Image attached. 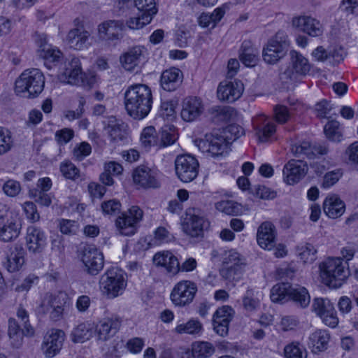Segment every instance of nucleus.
<instances>
[{"mask_svg": "<svg viewBox=\"0 0 358 358\" xmlns=\"http://www.w3.org/2000/svg\"><path fill=\"white\" fill-rule=\"evenodd\" d=\"M124 106L127 113L136 120H142L151 110L152 94L144 84L129 86L124 92Z\"/></svg>", "mask_w": 358, "mask_h": 358, "instance_id": "obj_1", "label": "nucleus"}, {"mask_svg": "<svg viewBox=\"0 0 358 358\" xmlns=\"http://www.w3.org/2000/svg\"><path fill=\"white\" fill-rule=\"evenodd\" d=\"M45 77L38 69H27L15 81V92L22 96L34 98L43 90Z\"/></svg>", "mask_w": 358, "mask_h": 358, "instance_id": "obj_2", "label": "nucleus"}, {"mask_svg": "<svg viewBox=\"0 0 358 358\" xmlns=\"http://www.w3.org/2000/svg\"><path fill=\"white\" fill-rule=\"evenodd\" d=\"M270 298L274 303H284L292 299L303 308L308 306L310 301V295L305 287H293L288 282L274 285L271 289Z\"/></svg>", "mask_w": 358, "mask_h": 358, "instance_id": "obj_3", "label": "nucleus"}, {"mask_svg": "<svg viewBox=\"0 0 358 358\" xmlns=\"http://www.w3.org/2000/svg\"><path fill=\"white\" fill-rule=\"evenodd\" d=\"M100 290L108 299L121 295L127 286L124 273L118 268H111L101 277Z\"/></svg>", "mask_w": 358, "mask_h": 358, "instance_id": "obj_4", "label": "nucleus"}, {"mask_svg": "<svg viewBox=\"0 0 358 358\" xmlns=\"http://www.w3.org/2000/svg\"><path fill=\"white\" fill-rule=\"evenodd\" d=\"M289 47V41L287 34L283 31H278L263 48L264 61L268 64H277L287 55Z\"/></svg>", "mask_w": 358, "mask_h": 358, "instance_id": "obj_5", "label": "nucleus"}, {"mask_svg": "<svg viewBox=\"0 0 358 358\" xmlns=\"http://www.w3.org/2000/svg\"><path fill=\"white\" fill-rule=\"evenodd\" d=\"M223 265L220 270V275L225 280H238L245 266V259L237 251L231 250L225 252Z\"/></svg>", "mask_w": 358, "mask_h": 358, "instance_id": "obj_6", "label": "nucleus"}, {"mask_svg": "<svg viewBox=\"0 0 358 358\" xmlns=\"http://www.w3.org/2000/svg\"><path fill=\"white\" fill-rule=\"evenodd\" d=\"M197 292L196 284L191 280H182L173 287L170 299L172 303L179 308L189 306L194 300Z\"/></svg>", "mask_w": 358, "mask_h": 358, "instance_id": "obj_7", "label": "nucleus"}, {"mask_svg": "<svg viewBox=\"0 0 358 358\" xmlns=\"http://www.w3.org/2000/svg\"><path fill=\"white\" fill-rule=\"evenodd\" d=\"M62 76L64 77V81L74 85L91 87L95 82V78L93 76L87 75L83 72L80 61L77 57H73L66 64Z\"/></svg>", "mask_w": 358, "mask_h": 358, "instance_id": "obj_8", "label": "nucleus"}, {"mask_svg": "<svg viewBox=\"0 0 358 358\" xmlns=\"http://www.w3.org/2000/svg\"><path fill=\"white\" fill-rule=\"evenodd\" d=\"M143 210L136 206H131L127 213L119 216L115 222L119 233L122 236H132L137 231V224L143 218Z\"/></svg>", "mask_w": 358, "mask_h": 358, "instance_id": "obj_9", "label": "nucleus"}, {"mask_svg": "<svg viewBox=\"0 0 358 358\" xmlns=\"http://www.w3.org/2000/svg\"><path fill=\"white\" fill-rule=\"evenodd\" d=\"M199 149L213 157L221 156L227 152L229 144L218 131L206 135L205 139L196 141Z\"/></svg>", "mask_w": 358, "mask_h": 358, "instance_id": "obj_10", "label": "nucleus"}, {"mask_svg": "<svg viewBox=\"0 0 358 358\" xmlns=\"http://www.w3.org/2000/svg\"><path fill=\"white\" fill-rule=\"evenodd\" d=\"M175 167L178 178L184 182H189L197 177L199 164L194 157L182 155L176 159Z\"/></svg>", "mask_w": 358, "mask_h": 358, "instance_id": "obj_11", "label": "nucleus"}, {"mask_svg": "<svg viewBox=\"0 0 358 358\" xmlns=\"http://www.w3.org/2000/svg\"><path fill=\"white\" fill-rule=\"evenodd\" d=\"M81 261L85 266V270L92 275H97L104 265L103 255L94 245H86L83 248Z\"/></svg>", "mask_w": 358, "mask_h": 358, "instance_id": "obj_12", "label": "nucleus"}, {"mask_svg": "<svg viewBox=\"0 0 358 358\" xmlns=\"http://www.w3.org/2000/svg\"><path fill=\"white\" fill-rule=\"evenodd\" d=\"M159 176L157 169L139 166L134 170L133 180L136 185L143 189L158 188L160 186Z\"/></svg>", "mask_w": 358, "mask_h": 358, "instance_id": "obj_13", "label": "nucleus"}, {"mask_svg": "<svg viewBox=\"0 0 358 358\" xmlns=\"http://www.w3.org/2000/svg\"><path fill=\"white\" fill-rule=\"evenodd\" d=\"M316 116L320 118H327L328 122L324 125V133L327 138L334 141L336 136V122L333 118L335 115L334 108L327 100H322L315 106Z\"/></svg>", "mask_w": 358, "mask_h": 358, "instance_id": "obj_14", "label": "nucleus"}, {"mask_svg": "<svg viewBox=\"0 0 358 358\" xmlns=\"http://www.w3.org/2000/svg\"><path fill=\"white\" fill-rule=\"evenodd\" d=\"M243 90V84L241 80H225L220 83L217 96L220 101L232 103L241 96Z\"/></svg>", "mask_w": 358, "mask_h": 358, "instance_id": "obj_15", "label": "nucleus"}, {"mask_svg": "<svg viewBox=\"0 0 358 358\" xmlns=\"http://www.w3.org/2000/svg\"><path fill=\"white\" fill-rule=\"evenodd\" d=\"M291 66L284 75L292 80H296L299 76H306L310 71L311 65L308 59L297 51L290 52Z\"/></svg>", "mask_w": 358, "mask_h": 358, "instance_id": "obj_16", "label": "nucleus"}, {"mask_svg": "<svg viewBox=\"0 0 358 358\" xmlns=\"http://www.w3.org/2000/svg\"><path fill=\"white\" fill-rule=\"evenodd\" d=\"M65 338L62 330L52 329L47 332L44 337L42 350L46 357L52 358L59 352Z\"/></svg>", "mask_w": 358, "mask_h": 358, "instance_id": "obj_17", "label": "nucleus"}, {"mask_svg": "<svg viewBox=\"0 0 358 358\" xmlns=\"http://www.w3.org/2000/svg\"><path fill=\"white\" fill-rule=\"evenodd\" d=\"M307 164L302 160L291 159L283 168V179L288 185L299 182L308 173Z\"/></svg>", "mask_w": 358, "mask_h": 358, "instance_id": "obj_18", "label": "nucleus"}, {"mask_svg": "<svg viewBox=\"0 0 358 358\" xmlns=\"http://www.w3.org/2000/svg\"><path fill=\"white\" fill-rule=\"evenodd\" d=\"M8 207L0 203V241L8 242L19 235L17 225L9 217Z\"/></svg>", "mask_w": 358, "mask_h": 358, "instance_id": "obj_19", "label": "nucleus"}, {"mask_svg": "<svg viewBox=\"0 0 358 358\" xmlns=\"http://www.w3.org/2000/svg\"><path fill=\"white\" fill-rule=\"evenodd\" d=\"M313 311L329 327H336V312L334 304L328 299H315L312 305Z\"/></svg>", "mask_w": 358, "mask_h": 358, "instance_id": "obj_20", "label": "nucleus"}, {"mask_svg": "<svg viewBox=\"0 0 358 358\" xmlns=\"http://www.w3.org/2000/svg\"><path fill=\"white\" fill-rule=\"evenodd\" d=\"M292 24L295 29L312 37L320 36L323 33V27L320 21L310 16L294 17L292 19Z\"/></svg>", "mask_w": 358, "mask_h": 358, "instance_id": "obj_21", "label": "nucleus"}, {"mask_svg": "<svg viewBox=\"0 0 358 358\" xmlns=\"http://www.w3.org/2000/svg\"><path fill=\"white\" fill-rule=\"evenodd\" d=\"M208 225V222L203 217L196 214L195 209L187 211L184 229L187 235L192 237L201 236L204 229Z\"/></svg>", "mask_w": 358, "mask_h": 358, "instance_id": "obj_22", "label": "nucleus"}, {"mask_svg": "<svg viewBox=\"0 0 358 358\" xmlns=\"http://www.w3.org/2000/svg\"><path fill=\"white\" fill-rule=\"evenodd\" d=\"M234 314V309L229 306H223L215 312L213 324L214 330L218 335L225 336L228 334L229 324Z\"/></svg>", "mask_w": 358, "mask_h": 358, "instance_id": "obj_23", "label": "nucleus"}, {"mask_svg": "<svg viewBox=\"0 0 358 358\" xmlns=\"http://www.w3.org/2000/svg\"><path fill=\"white\" fill-rule=\"evenodd\" d=\"M122 320L117 316H112L101 320L95 329V335L98 341H106L112 338L119 330Z\"/></svg>", "mask_w": 358, "mask_h": 358, "instance_id": "obj_24", "label": "nucleus"}, {"mask_svg": "<svg viewBox=\"0 0 358 358\" xmlns=\"http://www.w3.org/2000/svg\"><path fill=\"white\" fill-rule=\"evenodd\" d=\"M26 244L29 252L41 253L47 244L45 232L39 227L31 225L27 227Z\"/></svg>", "mask_w": 358, "mask_h": 358, "instance_id": "obj_25", "label": "nucleus"}, {"mask_svg": "<svg viewBox=\"0 0 358 358\" xmlns=\"http://www.w3.org/2000/svg\"><path fill=\"white\" fill-rule=\"evenodd\" d=\"M91 39V34L83 27L71 29L66 38L69 47L77 50L87 49L92 45Z\"/></svg>", "mask_w": 358, "mask_h": 358, "instance_id": "obj_26", "label": "nucleus"}, {"mask_svg": "<svg viewBox=\"0 0 358 358\" xmlns=\"http://www.w3.org/2000/svg\"><path fill=\"white\" fill-rule=\"evenodd\" d=\"M203 110L204 106L200 98L189 96L182 101L180 115L183 120L193 122L203 113Z\"/></svg>", "mask_w": 358, "mask_h": 358, "instance_id": "obj_27", "label": "nucleus"}, {"mask_svg": "<svg viewBox=\"0 0 358 358\" xmlns=\"http://www.w3.org/2000/svg\"><path fill=\"white\" fill-rule=\"evenodd\" d=\"M256 136L261 142H266L275 133V123L264 115H259L252 119Z\"/></svg>", "mask_w": 358, "mask_h": 358, "instance_id": "obj_28", "label": "nucleus"}, {"mask_svg": "<svg viewBox=\"0 0 358 358\" xmlns=\"http://www.w3.org/2000/svg\"><path fill=\"white\" fill-rule=\"evenodd\" d=\"M124 27V23L121 20H106L99 24L98 36L99 38L105 41L119 40Z\"/></svg>", "mask_w": 358, "mask_h": 358, "instance_id": "obj_29", "label": "nucleus"}, {"mask_svg": "<svg viewBox=\"0 0 358 358\" xmlns=\"http://www.w3.org/2000/svg\"><path fill=\"white\" fill-rule=\"evenodd\" d=\"M146 49L143 46L136 45L124 52L120 57L122 66L128 71H134L145 59Z\"/></svg>", "mask_w": 358, "mask_h": 358, "instance_id": "obj_30", "label": "nucleus"}, {"mask_svg": "<svg viewBox=\"0 0 358 358\" xmlns=\"http://www.w3.org/2000/svg\"><path fill=\"white\" fill-rule=\"evenodd\" d=\"M275 227L271 222H264L258 227L257 241L262 248L268 250L273 248L275 245Z\"/></svg>", "mask_w": 358, "mask_h": 358, "instance_id": "obj_31", "label": "nucleus"}, {"mask_svg": "<svg viewBox=\"0 0 358 358\" xmlns=\"http://www.w3.org/2000/svg\"><path fill=\"white\" fill-rule=\"evenodd\" d=\"M355 255V249L351 246L343 248L341 250V256L337 257V289L342 285L350 275L348 262L351 260Z\"/></svg>", "mask_w": 358, "mask_h": 358, "instance_id": "obj_32", "label": "nucleus"}, {"mask_svg": "<svg viewBox=\"0 0 358 358\" xmlns=\"http://www.w3.org/2000/svg\"><path fill=\"white\" fill-rule=\"evenodd\" d=\"M291 152L296 157L306 155L309 159H314L318 155H326L328 152V149L324 145L320 144L312 145L310 142L303 141L292 145Z\"/></svg>", "mask_w": 358, "mask_h": 358, "instance_id": "obj_33", "label": "nucleus"}, {"mask_svg": "<svg viewBox=\"0 0 358 358\" xmlns=\"http://www.w3.org/2000/svg\"><path fill=\"white\" fill-rule=\"evenodd\" d=\"M104 124L105 130L109 135L111 141L118 143L127 138V125L122 120L111 116L104 122Z\"/></svg>", "mask_w": 358, "mask_h": 358, "instance_id": "obj_34", "label": "nucleus"}, {"mask_svg": "<svg viewBox=\"0 0 358 358\" xmlns=\"http://www.w3.org/2000/svg\"><path fill=\"white\" fill-rule=\"evenodd\" d=\"M153 262L158 267H164L169 274L176 275L180 272V262L170 251L157 252L153 257Z\"/></svg>", "mask_w": 358, "mask_h": 358, "instance_id": "obj_35", "label": "nucleus"}, {"mask_svg": "<svg viewBox=\"0 0 358 358\" xmlns=\"http://www.w3.org/2000/svg\"><path fill=\"white\" fill-rule=\"evenodd\" d=\"M330 334L327 331L317 329L310 334L308 345L313 353L318 354L328 348Z\"/></svg>", "mask_w": 358, "mask_h": 358, "instance_id": "obj_36", "label": "nucleus"}, {"mask_svg": "<svg viewBox=\"0 0 358 358\" xmlns=\"http://www.w3.org/2000/svg\"><path fill=\"white\" fill-rule=\"evenodd\" d=\"M24 255L25 251L20 245L10 246V253L5 263L6 269L11 273L18 271L24 263Z\"/></svg>", "mask_w": 358, "mask_h": 358, "instance_id": "obj_37", "label": "nucleus"}, {"mask_svg": "<svg viewBox=\"0 0 358 358\" xmlns=\"http://www.w3.org/2000/svg\"><path fill=\"white\" fill-rule=\"evenodd\" d=\"M40 56L45 60L46 64H55L62 57V52L56 47L48 44L46 38H41L38 42Z\"/></svg>", "mask_w": 358, "mask_h": 358, "instance_id": "obj_38", "label": "nucleus"}, {"mask_svg": "<svg viewBox=\"0 0 358 358\" xmlns=\"http://www.w3.org/2000/svg\"><path fill=\"white\" fill-rule=\"evenodd\" d=\"M322 282L330 288L336 287V259L329 257L320 265Z\"/></svg>", "mask_w": 358, "mask_h": 358, "instance_id": "obj_39", "label": "nucleus"}, {"mask_svg": "<svg viewBox=\"0 0 358 358\" xmlns=\"http://www.w3.org/2000/svg\"><path fill=\"white\" fill-rule=\"evenodd\" d=\"M182 74L180 69L171 68L163 71L161 76V85L166 91H173L182 81Z\"/></svg>", "mask_w": 358, "mask_h": 358, "instance_id": "obj_40", "label": "nucleus"}, {"mask_svg": "<svg viewBox=\"0 0 358 358\" xmlns=\"http://www.w3.org/2000/svg\"><path fill=\"white\" fill-rule=\"evenodd\" d=\"M239 59L245 66H255L259 61V50L252 46L250 41H245L240 49Z\"/></svg>", "mask_w": 358, "mask_h": 358, "instance_id": "obj_41", "label": "nucleus"}, {"mask_svg": "<svg viewBox=\"0 0 358 358\" xmlns=\"http://www.w3.org/2000/svg\"><path fill=\"white\" fill-rule=\"evenodd\" d=\"M141 145L145 151H150L152 148L159 150L158 132L152 126L144 128L140 138Z\"/></svg>", "mask_w": 358, "mask_h": 358, "instance_id": "obj_42", "label": "nucleus"}, {"mask_svg": "<svg viewBox=\"0 0 358 358\" xmlns=\"http://www.w3.org/2000/svg\"><path fill=\"white\" fill-rule=\"evenodd\" d=\"M160 149L175 143L178 138L177 129L173 125H164L158 131Z\"/></svg>", "mask_w": 358, "mask_h": 358, "instance_id": "obj_43", "label": "nucleus"}, {"mask_svg": "<svg viewBox=\"0 0 358 358\" xmlns=\"http://www.w3.org/2000/svg\"><path fill=\"white\" fill-rule=\"evenodd\" d=\"M68 300V295L65 292H60L55 295L46 296L41 303V308L43 312H48L49 306H56L64 309Z\"/></svg>", "mask_w": 358, "mask_h": 358, "instance_id": "obj_44", "label": "nucleus"}, {"mask_svg": "<svg viewBox=\"0 0 358 358\" xmlns=\"http://www.w3.org/2000/svg\"><path fill=\"white\" fill-rule=\"evenodd\" d=\"M215 352L214 345L207 341H195L192 344V355L194 358H209Z\"/></svg>", "mask_w": 358, "mask_h": 358, "instance_id": "obj_45", "label": "nucleus"}, {"mask_svg": "<svg viewBox=\"0 0 358 358\" xmlns=\"http://www.w3.org/2000/svg\"><path fill=\"white\" fill-rule=\"evenodd\" d=\"M225 14L223 7H219L211 13H203L199 17V24L202 27H214Z\"/></svg>", "mask_w": 358, "mask_h": 358, "instance_id": "obj_46", "label": "nucleus"}, {"mask_svg": "<svg viewBox=\"0 0 358 358\" xmlns=\"http://www.w3.org/2000/svg\"><path fill=\"white\" fill-rule=\"evenodd\" d=\"M8 334L10 340V343L14 348H19L23 341L22 329L17 321L14 318L8 320Z\"/></svg>", "mask_w": 358, "mask_h": 358, "instance_id": "obj_47", "label": "nucleus"}, {"mask_svg": "<svg viewBox=\"0 0 358 358\" xmlns=\"http://www.w3.org/2000/svg\"><path fill=\"white\" fill-rule=\"evenodd\" d=\"M92 327L88 323L78 324L72 332L73 341L83 343L89 340L92 336Z\"/></svg>", "mask_w": 358, "mask_h": 358, "instance_id": "obj_48", "label": "nucleus"}, {"mask_svg": "<svg viewBox=\"0 0 358 358\" xmlns=\"http://www.w3.org/2000/svg\"><path fill=\"white\" fill-rule=\"evenodd\" d=\"M217 131L227 140L229 145L244 134L243 128L236 124H229L222 130Z\"/></svg>", "mask_w": 358, "mask_h": 358, "instance_id": "obj_49", "label": "nucleus"}, {"mask_svg": "<svg viewBox=\"0 0 358 358\" xmlns=\"http://www.w3.org/2000/svg\"><path fill=\"white\" fill-rule=\"evenodd\" d=\"M285 358H306L307 351L299 342H292L285 347Z\"/></svg>", "mask_w": 358, "mask_h": 358, "instance_id": "obj_50", "label": "nucleus"}, {"mask_svg": "<svg viewBox=\"0 0 358 358\" xmlns=\"http://www.w3.org/2000/svg\"><path fill=\"white\" fill-rule=\"evenodd\" d=\"M296 251L299 258L304 263H312L317 258V250L310 243H307L303 245L297 246Z\"/></svg>", "mask_w": 358, "mask_h": 358, "instance_id": "obj_51", "label": "nucleus"}, {"mask_svg": "<svg viewBox=\"0 0 358 358\" xmlns=\"http://www.w3.org/2000/svg\"><path fill=\"white\" fill-rule=\"evenodd\" d=\"M175 330L178 334H198L202 331V324L196 320H190L186 323L177 325Z\"/></svg>", "mask_w": 358, "mask_h": 358, "instance_id": "obj_52", "label": "nucleus"}, {"mask_svg": "<svg viewBox=\"0 0 358 358\" xmlns=\"http://www.w3.org/2000/svg\"><path fill=\"white\" fill-rule=\"evenodd\" d=\"M59 169L62 176L67 180L75 181L80 177L79 169L70 161L62 162Z\"/></svg>", "mask_w": 358, "mask_h": 358, "instance_id": "obj_53", "label": "nucleus"}, {"mask_svg": "<svg viewBox=\"0 0 358 358\" xmlns=\"http://www.w3.org/2000/svg\"><path fill=\"white\" fill-rule=\"evenodd\" d=\"M311 55L315 61L329 62L334 64L336 49L326 50L323 46H318L312 52Z\"/></svg>", "mask_w": 358, "mask_h": 358, "instance_id": "obj_54", "label": "nucleus"}, {"mask_svg": "<svg viewBox=\"0 0 358 358\" xmlns=\"http://www.w3.org/2000/svg\"><path fill=\"white\" fill-rule=\"evenodd\" d=\"M134 5L140 13L153 18L157 13L155 0H134Z\"/></svg>", "mask_w": 358, "mask_h": 358, "instance_id": "obj_55", "label": "nucleus"}, {"mask_svg": "<svg viewBox=\"0 0 358 358\" xmlns=\"http://www.w3.org/2000/svg\"><path fill=\"white\" fill-rule=\"evenodd\" d=\"M13 145L10 131L0 127V155H4L10 151Z\"/></svg>", "mask_w": 358, "mask_h": 358, "instance_id": "obj_56", "label": "nucleus"}, {"mask_svg": "<svg viewBox=\"0 0 358 358\" xmlns=\"http://www.w3.org/2000/svg\"><path fill=\"white\" fill-rule=\"evenodd\" d=\"M243 306L247 311L256 310L260 306V299L252 289H248L243 298Z\"/></svg>", "mask_w": 358, "mask_h": 358, "instance_id": "obj_57", "label": "nucleus"}, {"mask_svg": "<svg viewBox=\"0 0 358 358\" xmlns=\"http://www.w3.org/2000/svg\"><path fill=\"white\" fill-rule=\"evenodd\" d=\"M152 20L149 15L139 13L136 17H131L127 20L126 24L131 29H140L148 24Z\"/></svg>", "mask_w": 358, "mask_h": 358, "instance_id": "obj_58", "label": "nucleus"}, {"mask_svg": "<svg viewBox=\"0 0 358 358\" xmlns=\"http://www.w3.org/2000/svg\"><path fill=\"white\" fill-rule=\"evenodd\" d=\"M214 117L220 121H229L234 115V110L230 106H217L213 108Z\"/></svg>", "mask_w": 358, "mask_h": 358, "instance_id": "obj_59", "label": "nucleus"}, {"mask_svg": "<svg viewBox=\"0 0 358 358\" xmlns=\"http://www.w3.org/2000/svg\"><path fill=\"white\" fill-rule=\"evenodd\" d=\"M92 147L87 142H82L77 144L73 150V157L78 161H82L84 158L90 155Z\"/></svg>", "mask_w": 358, "mask_h": 358, "instance_id": "obj_60", "label": "nucleus"}, {"mask_svg": "<svg viewBox=\"0 0 358 358\" xmlns=\"http://www.w3.org/2000/svg\"><path fill=\"white\" fill-rule=\"evenodd\" d=\"M73 136L74 131L73 129L64 128L56 131L55 138L57 144L62 146L71 141Z\"/></svg>", "mask_w": 358, "mask_h": 358, "instance_id": "obj_61", "label": "nucleus"}, {"mask_svg": "<svg viewBox=\"0 0 358 358\" xmlns=\"http://www.w3.org/2000/svg\"><path fill=\"white\" fill-rule=\"evenodd\" d=\"M323 211L329 218H336V195L329 194L323 202Z\"/></svg>", "mask_w": 358, "mask_h": 358, "instance_id": "obj_62", "label": "nucleus"}, {"mask_svg": "<svg viewBox=\"0 0 358 358\" xmlns=\"http://www.w3.org/2000/svg\"><path fill=\"white\" fill-rule=\"evenodd\" d=\"M59 230L63 234H75L78 230L77 222L71 220L62 219L59 220Z\"/></svg>", "mask_w": 358, "mask_h": 358, "instance_id": "obj_63", "label": "nucleus"}, {"mask_svg": "<svg viewBox=\"0 0 358 358\" xmlns=\"http://www.w3.org/2000/svg\"><path fill=\"white\" fill-rule=\"evenodd\" d=\"M274 117L278 123L285 124L290 120L291 113L286 106L279 105L274 108Z\"/></svg>", "mask_w": 358, "mask_h": 358, "instance_id": "obj_64", "label": "nucleus"}]
</instances>
